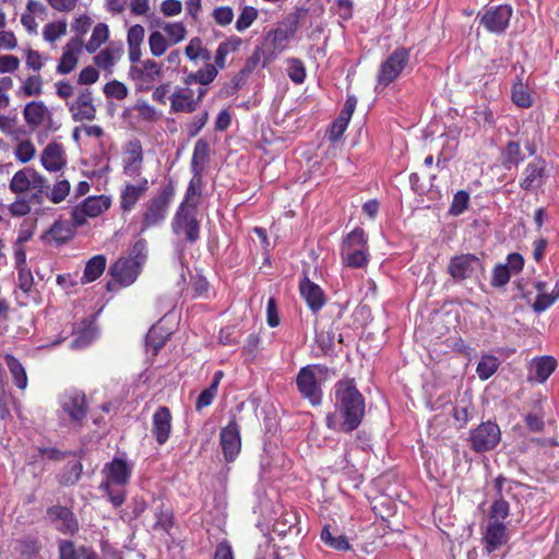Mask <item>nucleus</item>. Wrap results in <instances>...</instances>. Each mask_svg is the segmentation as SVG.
<instances>
[{
    "label": "nucleus",
    "instance_id": "31",
    "mask_svg": "<svg viewBox=\"0 0 559 559\" xmlns=\"http://www.w3.org/2000/svg\"><path fill=\"white\" fill-rule=\"evenodd\" d=\"M299 289L301 296L313 312L319 311L324 306L325 297L321 287L309 278L306 277L300 282Z\"/></svg>",
    "mask_w": 559,
    "mask_h": 559
},
{
    "label": "nucleus",
    "instance_id": "32",
    "mask_svg": "<svg viewBox=\"0 0 559 559\" xmlns=\"http://www.w3.org/2000/svg\"><path fill=\"white\" fill-rule=\"evenodd\" d=\"M544 177L545 162L542 159H536L525 167L521 187L525 190L537 189L544 183Z\"/></svg>",
    "mask_w": 559,
    "mask_h": 559
},
{
    "label": "nucleus",
    "instance_id": "56",
    "mask_svg": "<svg viewBox=\"0 0 559 559\" xmlns=\"http://www.w3.org/2000/svg\"><path fill=\"white\" fill-rule=\"evenodd\" d=\"M104 93L107 97L122 100L128 96V88L123 83L112 80L104 86Z\"/></svg>",
    "mask_w": 559,
    "mask_h": 559
},
{
    "label": "nucleus",
    "instance_id": "18",
    "mask_svg": "<svg viewBox=\"0 0 559 559\" xmlns=\"http://www.w3.org/2000/svg\"><path fill=\"white\" fill-rule=\"evenodd\" d=\"M123 174L132 179L141 178L143 168V148L139 140L127 143L122 158Z\"/></svg>",
    "mask_w": 559,
    "mask_h": 559
},
{
    "label": "nucleus",
    "instance_id": "50",
    "mask_svg": "<svg viewBox=\"0 0 559 559\" xmlns=\"http://www.w3.org/2000/svg\"><path fill=\"white\" fill-rule=\"evenodd\" d=\"M164 32L171 45L181 43L187 36L186 26L181 22L167 23L164 26Z\"/></svg>",
    "mask_w": 559,
    "mask_h": 559
},
{
    "label": "nucleus",
    "instance_id": "11",
    "mask_svg": "<svg viewBox=\"0 0 559 559\" xmlns=\"http://www.w3.org/2000/svg\"><path fill=\"white\" fill-rule=\"evenodd\" d=\"M171 226L176 235H183L190 242L199 239L200 226L195 218L194 206L181 203L175 214Z\"/></svg>",
    "mask_w": 559,
    "mask_h": 559
},
{
    "label": "nucleus",
    "instance_id": "17",
    "mask_svg": "<svg viewBox=\"0 0 559 559\" xmlns=\"http://www.w3.org/2000/svg\"><path fill=\"white\" fill-rule=\"evenodd\" d=\"M524 266V259L520 253L513 252L507 257L506 263L495 265L491 276V286L500 288L506 286L511 276L519 274Z\"/></svg>",
    "mask_w": 559,
    "mask_h": 559
},
{
    "label": "nucleus",
    "instance_id": "21",
    "mask_svg": "<svg viewBox=\"0 0 559 559\" xmlns=\"http://www.w3.org/2000/svg\"><path fill=\"white\" fill-rule=\"evenodd\" d=\"M512 9L509 5H498L487 9L481 15L480 23L492 33H502L509 25Z\"/></svg>",
    "mask_w": 559,
    "mask_h": 559
},
{
    "label": "nucleus",
    "instance_id": "44",
    "mask_svg": "<svg viewBox=\"0 0 559 559\" xmlns=\"http://www.w3.org/2000/svg\"><path fill=\"white\" fill-rule=\"evenodd\" d=\"M512 102L521 108H530L533 105V97L521 78L513 84Z\"/></svg>",
    "mask_w": 559,
    "mask_h": 559
},
{
    "label": "nucleus",
    "instance_id": "13",
    "mask_svg": "<svg viewBox=\"0 0 559 559\" xmlns=\"http://www.w3.org/2000/svg\"><path fill=\"white\" fill-rule=\"evenodd\" d=\"M501 432L497 424L492 421L481 423L471 432L472 448L476 452L493 449L500 441Z\"/></svg>",
    "mask_w": 559,
    "mask_h": 559
},
{
    "label": "nucleus",
    "instance_id": "41",
    "mask_svg": "<svg viewBox=\"0 0 559 559\" xmlns=\"http://www.w3.org/2000/svg\"><path fill=\"white\" fill-rule=\"evenodd\" d=\"M321 540L329 547L337 551H347L350 549V544L345 535H334L330 526H324L321 532Z\"/></svg>",
    "mask_w": 559,
    "mask_h": 559
},
{
    "label": "nucleus",
    "instance_id": "54",
    "mask_svg": "<svg viewBox=\"0 0 559 559\" xmlns=\"http://www.w3.org/2000/svg\"><path fill=\"white\" fill-rule=\"evenodd\" d=\"M67 32V24L64 22L49 23L44 27L43 36L45 40L53 43Z\"/></svg>",
    "mask_w": 559,
    "mask_h": 559
},
{
    "label": "nucleus",
    "instance_id": "1",
    "mask_svg": "<svg viewBox=\"0 0 559 559\" xmlns=\"http://www.w3.org/2000/svg\"><path fill=\"white\" fill-rule=\"evenodd\" d=\"M334 411L326 414L325 425L336 432H352L365 416V399L353 379L340 380L334 385Z\"/></svg>",
    "mask_w": 559,
    "mask_h": 559
},
{
    "label": "nucleus",
    "instance_id": "39",
    "mask_svg": "<svg viewBox=\"0 0 559 559\" xmlns=\"http://www.w3.org/2000/svg\"><path fill=\"white\" fill-rule=\"evenodd\" d=\"M83 465L80 461H70L59 474V483L63 486H74L81 478Z\"/></svg>",
    "mask_w": 559,
    "mask_h": 559
},
{
    "label": "nucleus",
    "instance_id": "24",
    "mask_svg": "<svg viewBox=\"0 0 559 559\" xmlns=\"http://www.w3.org/2000/svg\"><path fill=\"white\" fill-rule=\"evenodd\" d=\"M558 364L552 356H540L532 359L527 379L531 382L544 383L556 370Z\"/></svg>",
    "mask_w": 559,
    "mask_h": 559
},
{
    "label": "nucleus",
    "instance_id": "52",
    "mask_svg": "<svg viewBox=\"0 0 559 559\" xmlns=\"http://www.w3.org/2000/svg\"><path fill=\"white\" fill-rule=\"evenodd\" d=\"M258 17V11L253 7H245L236 21V29L243 32L249 28Z\"/></svg>",
    "mask_w": 559,
    "mask_h": 559
},
{
    "label": "nucleus",
    "instance_id": "48",
    "mask_svg": "<svg viewBox=\"0 0 559 559\" xmlns=\"http://www.w3.org/2000/svg\"><path fill=\"white\" fill-rule=\"evenodd\" d=\"M70 182L66 179L57 181L50 191L46 189V197L48 200H50L53 204L61 203L70 193Z\"/></svg>",
    "mask_w": 559,
    "mask_h": 559
},
{
    "label": "nucleus",
    "instance_id": "36",
    "mask_svg": "<svg viewBox=\"0 0 559 559\" xmlns=\"http://www.w3.org/2000/svg\"><path fill=\"white\" fill-rule=\"evenodd\" d=\"M106 258L102 254L95 255L90 259L85 265L84 274L81 278L83 284L94 282L97 280L106 269Z\"/></svg>",
    "mask_w": 559,
    "mask_h": 559
},
{
    "label": "nucleus",
    "instance_id": "7",
    "mask_svg": "<svg viewBox=\"0 0 559 559\" xmlns=\"http://www.w3.org/2000/svg\"><path fill=\"white\" fill-rule=\"evenodd\" d=\"M298 19L295 15L286 17L280 25L269 32L264 38V45L267 46L265 61H273L283 52L288 43L294 38L298 29Z\"/></svg>",
    "mask_w": 559,
    "mask_h": 559
},
{
    "label": "nucleus",
    "instance_id": "10",
    "mask_svg": "<svg viewBox=\"0 0 559 559\" xmlns=\"http://www.w3.org/2000/svg\"><path fill=\"white\" fill-rule=\"evenodd\" d=\"M409 61V50L403 47L396 48L381 63L377 81L378 85L388 86L395 81Z\"/></svg>",
    "mask_w": 559,
    "mask_h": 559
},
{
    "label": "nucleus",
    "instance_id": "47",
    "mask_svg": "<svg viewBox=\"0 0 559 559\" xmlns=\"http://www.w3.org/2000/svg\"><path fill=\"white\" fill-rule=\"evenodd\" d=\"M150 51L154 57L163 56L168 47L169 41L167 37L158 31L152 32L148 36Z\"/></svg>",
    "mask_w": 559,
    "mask_h": 559
},
{
    "label": "nucleus",
    "instance_id": "58",
    "mask_svg": "<svg viewBox=\"0 0 559 559\" xmlns=\"http://www.w3.org/2000/svg\"><path fill=\"white\" fill-rule=\"evenodd\" d=\"M34 285L32 272L26 266L17 270V286L24 293H29Z\"/></svg>",
    "mask_w": 559,
    "mask_h": 559
},
{
    "label": "nucleus",
    "instance_id": "6",
    "mask_svg": "<svg viewBox=\"0 0 559 559\" xmlns=\"http://www.w3.org/2000/svg\"><path fill=\"white\" fill-rule=\"evenodd\" d=\"M342 261L350 267H364L368 263V245L365 231L355 228L343 240L341 248Z\"/></svg>",
    "mask_w": 559,
    "mask_h": 559
},
{
    "label": "nucleus",
    "instance_id": "14",
    "mask_svg": "<svg viewBox=\"0 0 559 559\" xmlns=\"http://www.w3.org/2000/svg\"><path fill=\"white\" fill-rule=\"evenodd\" d=\"M110 204L109 197H88L81 205L73 207L72 221L74 225L81 226L85 224L88 217H96L107 211Z\"/></svg>",
    "mask_w": 559,
    "mask_h": 559
},
{
    "label": "nucleus",
    "instance_id": "62",
    "mask_svg": "<svg viewBox=\"0 0 559 559\" xmlns=\"http://www.w3.org/2000/svg\"><path fill=\"white\" fill-rule=\"evenodd\" d=\"M139 117L146 121H153L157 117L156 109L144 100H140L134 106Z\"/></svg>",
    "mask_w": 559,
    "mask_h": 559
},
{
    "label": "nucleus",
    "instance_id": "4",
    "mask_svg": "<svg viewBox=\"0 0 559 559\" xmlns=\"http://www.w3.org/2000/svg\"><path fill=\"white\" fill-rule=\"evenodd\" d=\"M329 377V368L323 365H308L302 367L296 378V384L302 397L313 405H320L322 390L320 384Z\"/></svg>",
    "mask_w": 559,
    "mask_h": 559
},
{
    "label": "nucleus",
    "instance_id": "46",
    "mask_svg": "<svg viewBox=\"0 0 559 559\" xmlns=\"http://www.w3.org/2000/svg\"><path fill=\"white\" fill-rule=\"evenodd\" d=\"M501 160L504 167L511 168L523 160L522 151L518 142H509L501 154Z\"/></svg>",
    "mask_w": 559,
    "mask_h": 559
},
{
    "label": "nucleus",
    "instance_id": "25",
    "mask_svg": "<svg viewBox=\"0 0 559 559\" xmlns=\"http://www.w3.org/2000/svg\"><path fill=\"white\" fill-rule=\"evenodd\" d=\"M82 47L83 41L79 37L68 41L63 48L59 64L57 66V72L59 74H68L74 70L79 61V56L82 52Z\"/></svg>",
    "mask_w": 559,
    "mask_h": 559
},
{
    "label": "nucleus",
    "instance_id": "59",
    "mask_svg": "<svg viewBox=\"0 0 559 559\" xmlns=\"http://www.w3.org/2000/svg\"><path fill=\"white\" fill-rule=\"evenodd\" d=\"M167 336H158V328L153 326L146 335V346L156 355L159 348L165 344Z\"/></svg>",
    "mask_w": 559,
    "mask_h": 559
},
{
    "label": "nucleus",
    "instance_id": "22",
    "mask_svg": "<svg viewBox=\"0 0 559 559\" xmlns=\"http://www.w3.org/2000/svg\"><path fill=\"white\" fill-rule=\"evenodd\" d=\"M140 260H132L131 258H120L110 267L112 277L123 286H129L139 276L141 272Z\"/></svg>",
    "mask_w": 559,
    "mask_h": 559
},
{
    "label": "nucleus",
    "instance_id": "16",
    "mask_svg": "<svg viewBox=\"0 0 559 559\" xmlns=\"http://www.w3.org/2000/svg\"><path fill=\"white\" fill-rule=\"evenodd\" d=\"M67 105L74 121H92L96 118V107L90 88L80 90L75 99L68 102Z\"/></svg>",
    "mask_w": 559,
    "mask_h": 559
},
{
    "label": "nucleus",
    "instance_id": "55",
    "mask_svg": "<svg viewBox=\"0 0 559 559\" xmlns=\"http://www.w3.org/2000/svg\"><path fill=\"white\" fill-rule=\"evenodd\" d=\"M468 201H469V194L466 191H464V190L457 191L453 197V200H452V203L450 206V211H449L450 214L454 215V216L461 215L467 209Z\"/></svg>",
    "mask_w": 559,
    "mask_h": 559
},
{
    "label": "nucleus",
    "instance_id": "3",
    "mask_svg": "<svg viewBox=\"0 0 559 559\" xmlns=\"http://www.w3.org/2000/svg\"><path fill=\"white\" fill-rule=\"evenodd\" d=\"M174 195L175 186L173 182H168L156 195L143 204L140 233H144L148 228L159 226L164 223Z\"/></svg>",
    "mask_w": 559,
    "mask_h": 559
},
{
    "label": "nucleus",
    "instance_id": "43",
    "mask_svg": "<svg viewBox=\"0 0 559 559\" xmlns=\"http://www.w3.org/2000/svg\"><path fill=\"white\" fill-rule=\"evenodd\" d=\"M500 366L499 359L493 355H484L476 368L477 376L480 380H488L496 373Z\"/></svg>",
    "mask_w": 559,
    "mask_h": 559
},
{
    "label": "nucleus",
    "instance_id": "2",
    "mask_svg": "<svg viewBox=\"0 0 559 559\" xmlns=\"http://www.w3.org/2000/svg\"><path fill=\"white\" fill-rule=\"evenodd\" d=\"M133 465L121 457H115L103 468L104 481L100 485L115 507L121 506L126 500L123 487L129 483Z\"/></svg>",
    "mask_w": 559,
    "mask_h": 559
},
{
    "label": "nucleus",
    "instance_id": "23",
    "mask_svg": "<svg viewBox=\"0 0 559 559\" xmlns=\"http://www.w3.org/2000/svg\"><path fill=\"white\" fill-rule=\"evenodd\" d=\"M171 413L168 407L159 406L152 417V433L159 445L165 444L171 433Z\"/></svg>",
    "mask_w": 559,
    "mask_h": 559
},
{
    "label": "nucleus",
    "instance_id": "53",
    "mask_svg": "<svg viewBox=\"0 0 559 559\" xmlns=\"http://www.w3.org/2000/svg\"><path fill=\"white\" fill-rule=\"evenodd\" d=\"M558 299L559 297L554 289L551 293L538 294L532 308L536 313H542L550 308Z\"/></svg>",
    "mask_w": 559,
    "mask_h": 559
},
{
    "label": "nucleus",
    "instance_id": "9",
    "mask_svg": "<svg viewBox=\"0 0 559 559\" xmlns=\"http://www.w3.org/2000/svg\"><path fill=\"white\" fill-rule=\"evenodd\" d=\"M448 274L454 282L474 278L478 272L484 271L483 261L475 254L461 253L450 259Z\"/></svg>",
    "mask_w": 559,
    "mask_h": 559
},
{
    "label": "nucleus",
    "instance_id": "40",
    "mask_svg": "<svg viewBox=\"0 0 559 559\" xmlns=\"http://www.w3.org/2000/svg\"><path fill=\"white\" fill-rule=\"evenodd\" d=\"M43 78L39 74L27 76L19 87L17 95L37 97L43 94Z\"/></svg>",
    "mask_w": 559,
    "mask_h": 559
},
{
    "label": "nucleus",
    "instance_id": "35",
    "mask_svg": "<svg viewBox=\"0 0 559 559\" xmlns=\"http://www.w3.org/2000/svg\"><path fill=\"white\" fill-rule=\"evenodd\" d=\"M241 45L242 39L238 36H229L226 40L222 41L215 53V64L217 68L224 69L226 57L229 53L237 51Z\"/></svg>",
    "mask_w": 559,
    "mask_h": 559
},
{
    "label": "nucleus",
    "instance_id": "45",
    "mask_svg": "<svg viewBox=\"0 0 559 559\" xmlns=\"http://www.w3.org/2000/svg\"><path fill=\"white\" fill-rule=\"evenodd\" d=\"M109 36L108 26L104 23H98L91 35V38L85 45V49L92 53L95 52L107 39Z\"/></svg>",
    "mask_w": 559,
    "mask_h": 559
},
{
    "label": "nucleus",
    "instance_id": "27",
    "mask_svg": "<svg viewBox=\"0 0 559 559\" xmlns=\"http://www.w3.org/2000/svg\"><path fill=\"white\" fill-rule=\"evenodd\" d=\"M162 74V67L152 59H146L130 68V78L140 84H151Z\"/></svg>",
    "mask_w": 559,
    "mask_h": 559
},
{
    "label": "nucleus",
    "instance_id": "20",
    "mask_svg": "<svg viewBox=\"0 0 559 559\" xmlns=\"http://www.w3.org/2000/svg\"><path fill=\"white\" fill-rule=\"evenodd\" d=\"M148 180L141 177L135 183L127 182L120 191L119 204L123 213H130L148 190Z\"/></svg>",
    "mask_w": 559,
    "mask_h": 559
},
{
    "label": "nucleus",
    "instance_id": "30",
    "mask_svg": "<svg viewBox=\"0 0 559 559\" xmlns=\"http://www.w3.org/2000/svg\"><path fill=\"white\" fill-rule=\"evenodd\" d=\"M48 515L55 523L57 530L62 533H73L78 530V522L74 514L66 507H51L48 509Z\"/></svg>",
    "mask_w": 559,
    "mask_h": 559
},
{
    "label": "nucleus",
    "instance_id": "5",
    "mask_svg": "<svg viewBox=\"0 0 559 559\" xmlns=\"http://www.w3.org/2000/svg\"><path fill=\"white\" fill-rule=\"evenodd\" d=\"M9 188L14 194H31L32 201L40 203L48 189V181L34 168L25 167L13 175Z\"/></svg>",
    "mask_w": 559,
    "mask_h": 559
},
{
    "label": "nucleus",
    "instance_id": "42",
    "mask_svg": "<svg viewBox=\"0 0 559 559\" xmlns=\"http://www.w3.org/2000/svg\"><path fill=\"white\" fill-rule=\"evenodd\" d=\"M73 236V229L67 222H56L48 230L46 237L57 245L67 242Z\"/></svg>",
    "mask_w": 559,
    "mask_h": 559
},
{
    "label": "nucleus",
    "instance_id": "60",
    "mask_svg": "<svg viewBox=\"0 0 559 559\" xmlns=\"http://www.w3.org/2000/svg\"><path fill=\"white\" fill-rule=\"evenodd\" d=\"M213 19L221 26H226L233 22L234 11L230 7H218L213 11Z\"/></svg>",
    "mask_w": 559,
    "mask_h": 559
},
{
    "label": "nucleus",
    "instance_id": "57",
    "mask_svg": "<svg viewBox=\"0 0 559 559\" xmlns=\"http://www.w3.org/2000/svg\"><path fill=\"white\" fill-rule=\"evenodd\" d=\"M288 63L289 79L296 84H301L306 79V69L302 61L299 59H290Z\"/></svg>",
    "mask_w": 559,
    "mask_h": 559
},
{
    "label": "nucleus",
    "instance_id": "34",
    "mask_svg": "<svg viewBox=\"0 0 559 559\" xmlns=\"http://www.w3.org/2000/svg\"><path fill=\"white\" fill-rule=\"evenodd\" d=\"M60 559H96V554L88 547L76 549L71 542H61L59 544Z\"/></svg>",
    "mask_w": 559,
    "mask_h": 559
},
{
    "label": "nucleus",
    "instance_id": "8",
    "mask_svg": "<svg viewBox=\"0 0 559 559\" xmlns=\"http://www.w3.org/2000/svg\"><path fill=\"white\" fill-rule=\"evenodd\" d=\"M519 487V483L502 476L495 479V496L490 508L489 521L500 522V520H504L509 515V499H513L515 497L513 491Z\"/></svg>",
    "mask_w": 559,
    "mask_h": 559
},
{
    "label": "nucleus",
    "instance_id": "63",
    "mask_svg": "<svg viewBox=\"0 0 559 559\" xmlns=\"http://www.w3.org/2000/svg\"><path fill=\"white\" fill-rule=\"evenodd\" d=\"M216 67V64L206 63L203 69L197 71L201 85H207L215 80L218 73Z\"/></svg>",
    "mask_w": 559,
    "mask_h": 559
},
{
    "label": "nucleus",
    "instance_id": "51",
    "mask_svg": "<svg viewBox=\"0 0 559 559\" xmlns=\"http://www.w3.org/2000/svg\"><path fill=\"white\" fill-rule=\"evenodd\" d=\"M36 147L31 140H23L14 148L15 158L25 164L35 157Z\"/></svg>",
    "mask_w": 559,
    "mask_h": 559
},
{
    "label": "nucleus",
    "instance_id": "29",
    "mask_svg": "<svg viewBox=\"0 0 559 559\" xmlns=\"http://www.w3.org/2000/svg\"><path fill=\"white\" fill-rule=\"evenodd\" d=\"M199 107L198 99L190 87H177L170 96V109L174 112H193Z\"/></svg>",
    "mask_w": 559,
    "mask_h": 559
},
{
    "label": "nucleus",
    "instance_id": "12",
    "mask_svg": "<svg viewBox=\"0 0 559 559\" xmlns=\"http://www.w3.org/2000/svg\"><path fill=\"white\" fill-rule=\"evenodd\" d=\"M23 117L26 124L33 129L40 127L48 131L59 129V124L52 118V112L41 100L27 103L23 109Z\"/></svg>",
    "mask_w": 559,
    "mask_h": 559
},
{
    "label": "nucleus",
    "instance_id": "15",
    "mask_svg": "<svg viewBox=\"0 0 559 559\" xmlns=\"http://www.w3.org/2000/svg\"><path fill=\"white\" fill-rule=\"evenodd\" d=\"M60 406L74 423H81L87 413L85 394L76 389L64 391L59 399Z\"/></svg>",
    "mask_w": 559,
    "mask_h": 559
},
{
    "label": "nucleus",
    "instance_id": "64",
    "mask_svg": "<svg viewBox=\"0 0 559 559\" xmlns=\"http://www.w3.org/2000/svg\"><path fill=\"white\" fill-rule=\"evenodd\" d=\"M145 36V29L142 25L135 24L131 26L127 34L128 45L141 46Z\"/></svg>",
    "mask_w": 559,
    "mask_h": 559
},
{
    "label": "nucleus",
    "instance_id": "38",
    "mask_svg": "<svg viewBox=\"0 0 559 559\" xmlns=\"http://www.w3.org/2000/svg\"><path fill=\"white\" fill-rule=\"evenodd\" d=\"M122 49L117 47H106L94 57V63L104 70H111L115 63L121 58Z\"/></svg>",
    "mask_w": 559,
    "mask_h": 559
},
{
    "label": "nucleus",
    "instance_id": "19",
    "mask_svg": "<svg viewBox=\"0 0 559 559\" xmlns=\"http://www.w3.org/2000/svg\"><path fill=\"white\" fill-rule=\"evenodd\" d=\"M219 440L225 460L235 461L241 450L240 429L235 420L222 429Z\"/></svg>",
    "mask_w": 559,
    "mask_h": 559
},
{
    "label": "nucleus",
    "instance_id": "37",
    "mask_svg": "<svg viewBox=\"0 0 559 559\" xmlns=\"http://www.w3.org/2000/svg\"><path fill=\"white\" fill-rule=\"evenodd\" d=\"M4 361L7 367L13 378L14 384L21 389L25 390L27 386V374L25 368L22 364L11 354H7L4 356Z\"/></svg>",
    "mask_w": 559,
    "mask_h": 559
},
{
    "label": "nucleus",
    "instance_id": "49",
    "mask_svg": "<svg viewBox=\"0 0 559 559\" xmlns=\"http://www.w3.org/2000/svg\"><path fill=\"white\" fill-rule=\"evenodd\" d=\"M266 55H267V48H264L262 46H257L253 50V53L248 58L242 71L247 72V73H251L260 64L262 67H265L269 63H271L272 61H265Z\"/></svg>",
    "mask_w": 559,
    "mask_h": 559
},
{
    "label": "nucleus",
    "instance_id": "33",
    "mask_svg": "<svg viewBox=\"0 0 559 559\" xmlns=\"http://www.w3.org/2000/svg\"><path fill=\"white\" fill-rule=\"evenodd\" d=\"M209 156H210L209 143L203 139L198 140L194 144L192 159H191V170H192L193 175H195V177L201 176V174L204 169V165L209 160Z\"/></svg>",
    "mask_w": 559,
    "mask_h": 559
},
{
    "label": "nucleus",
    "instance_id": "61",
    "mask_svg": "<svg viewBox=\"0 0 559 559\" xmlns=\"http://www.w3.org/2000/svg\"><path fill=\"white\" fill-rule=\"evenodd\" d=\"M20 67V59L13 55L0 56V73H13Z\"/></svg>",
    "mask_w": 559,
    "mask_h": 559
},
{
    "label": "nucleus",
    "instance_id": "26",
    "mask_svg": "<svg viewBox=\"0 0 559 559\" xmlns=\"http://www.w3.org/2000/svg\"><path fill=\"white\" fill-rule=\"evenodd\" d=\"M506 525L502 522L489 521L483 536L485 549L492 552L508 543Z\"/></svg>",
    "mask_w": 559,
    "mask_h": 559
},
{
    "label": "nucleus",
    "instance_id": "28",
    "mask_svg": "<svg viewBox=\"0 0 559 559\" xmlns=\"http://www.w3.org/2000/svg\"><path fill=\"white\" fill-rule=\"evenodd\" d=\"M40 162L43 167L50 173L61 170L67 164L62 145L56 142L49 143L41 153Z\"/></svg>",
    "mask_w": 559,
    "mask_h": 559
}]
</instances>
